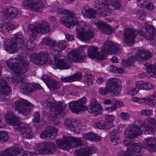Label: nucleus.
<instances>
[{
	"label": "nucleus",
	"mask_w": 156,
	"mask_h": 156,
	"mask_svg": "<svg viewBox=\"0 0 156 156\" xmlns=\"http://www.w3.org/2000/svg\"><path fill=\"white\" fill-rule=\"evenodd\" d=\"M108 92H109L111 95H114L113 94H112V92H110V90L108 89V87L106 86V87L100 88L98 90L99 93L102 95H106Z\"/></svg>",
	"instance_id": "nucleus-46"
},
{
	"label": "nucleus",
	"mask_w": 156,
	"mask_h": 156,
	"mask_svg": "<svg viewBox=\"0 0 156 156\" xmlns=\"http://www.w3.org/2000/svg\"><path fill=\"white\" fill-rule=\"evenodd\" d=\"M102 108L95 98L92 99L90 103V107L87 109L88 112L94 115H97L101 114Z\"/></svg>",
	"instance_id": "nucleus-20"
},
{
	"label": "nucleus",
	"mask_w": 156,
	"mask_h": 156,
	"mask_svg": "<svg viewBox=\"0 0 156 156\" xmlns=\"http://www.w3.org/2000/svg\"><path fill=\"white\" fill-rule=\"evenodd\" d=\"M12 42L15 46V51L18 50L22 49L24 51H27L30 49H33L34 46L30 48L27 45H24V41L23 37L22 35L20 34H15L12 39Z\"/></svg>",
	"instance_id": "nucleus-12"
},
{
	"label": "nucleus",
	"mask_w": 156,
	"mask_h": 156,
	"mask_svg": "<svg viewBox=\"0 0 156 156\" xmlns=\"http://www.w3.org/2000/svg\"><path fill=\"white\" fill-rule=\"evenodd\" d=\"M111 141L113 143V144L114 145H117L119 141V138L116 136L111 135Z\"/></svg>",
	"instance_id": "nucleus-55"
},
{
	"label": "nucleus",
	"mask_w": 156,
	"mask_h": 156,
	"mask_svg": "<svg viewBox=\"0 0 156 156\" xmlns=\"http://www.w3.org/2000/svg\"><path fill=\"white\" fill-rule=\"evenodd\" d=\"M68 15L63 17L60 19V22L64 24L65 26L67 27L66 23H68Z\"/></svg>",
	"instance_id": "nucleus-57"
},
{
	"label": "nucleus",
	"mask_w": 156,
	"mask_h": 156,
	"mask_svg": "<svg viewBox=\"0 0 156 156\" xmlns=\"http://www.w3.org/2000/svg\"><path fill=\"white\" fill-rule=\"evenodd\" d=\"M85 15L87 18L91 19H94L96 17L97 12L93 9H90L85 10Z\"/></svg>",
	"instance_id": "nucleus-41"
},
{
	"label": "nucleus",
	"mask_w": 156,
	"mask_h": 156,
	"mask_svg": "<svg viewBox=\"0 0 156 156\" xmlns=\"http://www.w3.org/2000/svg\"><path fill=\"white\" fill-rule=\"evenodd\" d=\"M96 148L94 146L86 147L76 150L74 154L77 156H89L96 151Z\"/></svg>",
	"instance_id": "nucleus-21"
},
{
	"label": "nucleus",
	"mask_w": 156,
	"mask_h": 156,
	"mask_svg": "<svg viewBox=\"0 0 156 156\" xmlns=\"http://www.w3.org/2000/svg\"><path fill=\"white\" fill-rule=\"evenodd\" d=\"M68 23H66L67 27L71 28L72 27L77 24V20L76 18V15L74 13H71L68 15Z\"/></svg>",
	"instance_id": "nucleus-35"
},
{
	"label": "nucleus",
	"mask_w": 156,
	"mask_h": 156,
	"mask_svg": "<svg viewBox=\"0 0 156 156\" xmlns=\"http://www.w3.org/2000/svg\"><path fill=\"white\" fill-rule=\"evenodd\" d=\"M123 144L127 147L126 151L121 150L118 154V156H137L140 153L142 148L141 144L125 140Z\"/></svg>",
	"instance_id": "nucleus-6"
},
{
	"label": "nucleus",
	"mask_w": 156,
	"mask_h": 156,
	"mask_svg": "<svg viewBox=\"0 0 156 156\" xmlns=\"http://www.w3.org/2000/svg\"><path fill=\"white\" fill-rule=\"evenodd\" d=\"M94 24L99 28L102 32L108 34H109L114 31V30L112 27L108 24L100 21H95Z\"/></svg>",
	"instance_id": "nucleus-26"
},
{
	"label": "nucleus",
	"mask_w": 156,
	"mask_h": 156,
	"mask_svg": "<svg viewBox=\"0 0 156 156\" xmlns=\"http://www.w3.org/2000/svg\"><path fill=\"white\" fill-rule=\"evenodd\" d=\"M138 32L130 28H126L123 32L125 43L127 45H131L134 43L135 39Z\"/></svg>",
	"instance_id": "nucleus-15"
},
{
	"label": "nucleus",
	"mask_w": 156,
	"mask_h": 156,
	"mask_svg": "<svg viewBox=\"0 0 156 156\" xmlns=\"http://www.w3.org/2000/svg\"><path fill=\"white\" fill-rule=\"evenodd\" d=\"M11 89L9 86L6 85L5 87L0 89L1 92L4 95H7L11 92Z\"/></svg>",
	"instance_id": "nucleus-49"
},
{
	"label": "nucleus",
	"mask_w": 156,
	"mask_h": 156,
	"mask_svg": "<svg viewBox=\"0 0 156 156\" xmlns=\"http://www.w3.org/2000/svg\"><path fill=\"white\" fill-rule=\"evenodd\" d=\"M67 45V42L62 40L55 44L54 48L50 51V54L49 55L47 51L41 52L38 54L33 53L30 56V60L35 64L39 66L44 65L47 62L48 59L51 58L53 56L54 58V63L52 62V67L55 69L58 64H56V60L58 58H63L64 56L59 54V52L62 50H65Z\"/></svg>",
	"instance_id": "nucleus-2"
},
{
	"label": "nucleus",
	"mask_w": 156,
	"mask_h": 156,
	"mask_svg": "<svg viewBox=\"0 0 156 156\" xmlns=\"http://www.w3.org/2000/svg\"><path fill=\"white\" fill-rule=\"evenodd\" d=\"M109 5L112 9H119L121 6L120 4L118 2H115V0H109Z\"/></svg>",
	"instance_id": "nucleus-47"
},
{
	"label": "nucleus",
	"mask_w": 156,
	"mask_h": 156,
	"mask_svg": "<svg viewBox=\"0 0 156 156\" xmlns=\"http://www.w3.org/2000/svg\"><path fill=\"white\" fill-rule=\"evenodd\" d=\"M150 99L148 98H146V97L144 98H139L135 97L132 99L133 101L137 102L139 103H145L147 104V100H149Z\"/></svg>",
	"instance_id": "nucleus-50"
},
{
	"label": "nucleus",
	"mask_w": 156,
	"mask_h": 156,
	"mask_svg": "<svg viewBox=\"0 0 156 156\" xmlns=\"http://www.w3.org/2000/svg\"><path fill=\"white\" fill-rule=\"evenodd\" d=\"M56 144L60 148L66 150L69 148L77 147L82 144V142L78 138L64 136L62 139L56 141Z\"/></svg>",
	"instance_id": "nucleus-7"
},
{
	"label": "nucleus",
	"mask_w": 156,
	"mask_h": 156,
	"mask_svg": "<svg viewBox=\"0 0 156 156\" xmlns=\"http://www.w3.org/2000/svg\"><path fill=\"white\" fill-rule=\"evenodd\" d=\"M144 30H141L140 32V34L143 36L146 39L151 41L154 39L156 30L154 26L148 25L146 23L144 25Z\"/></svg>",
	"instance_id": "nucleus-16"
},
{
	"label": "nucleus",
	"mask_w": 156,
	"mask_h": 156,
	"mask_svg": "<svg viewBox=\"0 0 156 156\" xmlns=\"http://www.w3.org/2000/svg\"><path fill=\"white\" fill-rule=\"evenodd\" d=\"M58 132V130L57 129L51 126L45 128L43 131L40 134V136L43 139L49 138L51 139H53L56 137Z\"/></svg>",
	"instance_id": "nucleus-19"
},
{
	"label": "nucleus",
	"mask_w": 156,
	"mask_h": 156,
	"mask_svg": "<svg viewBox=\"0 0 156 156\" xmlns=\"http://www.w3.org/2000/svg\"><path fill=\"white\" fill-rule=\"evenodd\" d=\"M31 7L35 12H38L42 9L44 5L41 0H32Z\"/></svg>",
	"instance_id": "nucleus-34"
},
{
	"label": "nucleus",
	"mask_w": 156,
	"mask_h": 156,
	"mask_svg": "<svg viewBox=\"0 0 156 156\" xmlns=\"http://www.w3.org/2000/svg\"><path fill=\"white\" fill-rule=\"evenodd\" d=\"M45 105L49 107L54 108V114L58 115L61 113L65 108V105L59 102H56L53 97L50 96H46L43 101Z\"/></svg>",
	"instance_id": "nucleus-9"
},
{
	"label": "nucleus",
	"mask_w": 156,
	"mask_h": 156,
	"mask_svg": "<svg viewBox=\"0 0 156 156\" xmlns=\"http://www.w3.org/2000/svg\"><path fill=\"white\" fill-rule=\"evenodd\" d=\"M64 124L71 131L78 133L82 128V125L79 120L73 119H65Z\"/></svg>",
	"instance_id": "nucleus-17"
},
{
	"label": "nucleus",
	"mask_w": 156,
	"mask_h": 156,
	"mask_svg": "<svg viewBox=\"0 0 156 156\" xmlns=\"http://www.w3.org/2000/svg\"><path fill=\"white\" fill-rule=\"evenodd\" d=\"M136 86L140 89L145 90H150L153 88V84L151 83L144 82L143 81L137 82Z\"/></svg>",
	"instance_id": "nucleus-36"
},
{
	"label": "nucleus",
	"mask_w": 156,
	"mask_h": 156,
	"mask_svg": "<svg viewBox=\"0 0 156 156\" xmlns=\"http://www.w3.org/2000/svg\"><path fill=\"white\" fill-rule=\"evenodd\" d=\"M121 51V47L119 45L112 43L110 41L106 42L104 47L102 48V51L105 56L110 54L119 53Z\"/></svg>",
	"instance_id": "nucleus-14"
},
{
	"label": "nucleus",
	"mask_w": 156,
	"mask_h": 156,
	"mask_svg": "<svg viewBox=\"0 0 156 156\" xmlns=\"http://www.w3.org/2000/svg\"><path fill=\"white\" fill-rule=\"evenodd\" d=\"M15 109L18 112L24 115L30 114L33 109V106L26 100L19 98L15 102Z\"/></svg>",
	"instance_id": "nucleus-10"
},
{
	"label": "nucleus",
	"mask_w": 156,
	"mask_h": 156,
	"mask_svg": "<svg viewBox=\"0 0 156 156\" xmlns=\"http://www.w3.org/2000/svg\"><path fill=\"white\" fill-rule=\"evenodd\" d=\"M88 29V27L85 25L84 23L82 22H80L77 24L76 28V31L78 36L84 31H86Z\"/></svg>",
	"instance_id": "nucleus-40"
},
{
	"label": "nucleus",
	"mask_w": 156,
	"mask_h": 156,
	"mask_svg": "<svg viewBox=\"0 0 156 156\" xmlns=\"http://www.w3.org/2000/svg\"><path fill=\"white\" fill-rule=\"evenodd\" d=\"M34 149L36 153L46 154L55 152L57 150V147L53 142H43L36 144Z\"/></svg>",
	"instance_id": "nucleus-8"
},
{
	"label": "nucleus",
	"mask_w": 156,
	"mask_h": 156,
	"mask_svg": "<svg viewBox=\"0 0 156 156\" xmlns=\"http://www.w3.org/2000/svg\"><path fill=\"white\" fill-rule=\"evenodd\" d=\"M151 98L146 97V98H148L150 99L149 100H147V104L150 106H156V103L153 102L154 100H156V92L154 93L152 96H150Z\"/></svg>",
	"instance_id": "nucleus-44"
},
{
	"label": "nucleus",
	"mask_w": 156,
	"mask_h": 156,
	"mask_svg": "<svg viewBox=\"0 0 156 156\" xmlns=\"http://www.w3.org/2000/svg\"><path fill=\"white\" fill-rule=\"evenodd\" d=\"M105 119L107 120V122L110 123H113L115 118L113 115H107L105 116Z\"/></svg>",
	"instance_id": "nucleus-56"
},
{
	"label": "nucleus",
	"mask_w": 156,
	"mask_h": 156,
	"mask_svg": "<svg viewBox=\"0 0 156 156\" xmlns=\"http://www.w3.org/2000/svg\"><path fill=\"white\" fill-rule=\"evenodd\" d=\"M152 56V55L150 52L143 50L138 51L135 54L136 59L140 61H145Z\"/></svg>",
	"instance_id": "nucleus-29"
},
{
	"label": "nucleus",
	"mask_w": 156,
	"mask_h": 156,
	"mask_svg": "<svg viewBox=\"0 0 156 156\" xmlns=\"http://www.w3.org/2000/svg\"><path fill=\"white\" fill-rule=\"evenodd\" d=\"M136 59V57L133 56H131L128 57L127 60L122 59L121 64L123 66L126 67L129 66H133L135 65Z\"/></svg>",
	"instance_id": "nucleus-37"
},
{
	"label": "nucleus",
	"mask_w": 156,
	"mask_h": 156,
	"mask_svg": "<svg viewBox=\"0 0 156 156\" xmlns=\"http://www.w3.org/2000/svg\"><path fill=\"white\" fill-rule=\"evenodd\" d=\"M85 76L87 78L86 80V83L87 84V87H88L89 86L93 84L94 76L92 74H87Z\"/></svg>",
	"instance_id": "nucleus-45"
},
{
	"label": "nucleus",
	"mask_w": 156,
	"mask_h": 156,
	"mask_svg": "<svg viewBox=\"0 0 156 156\" xmlns=\"http://www.w3.org/2000/svg\"><path fill=\"white\" fill-rule=\"evenodd\" d=\"M6 85H8L5 80L2 79L0 78V89L5 87Z\"/></svg>",
	"instance_id": "nucleus-64"
},
{
	"label": "nucleus",
	"mask_w": 156,
	"mask_h": 156,
	"mask_svg": "<svg viewBox=\"0 0 156 156\" xmlns=\"http://www.w3.org/2000/svg\"><path fill=\"white\" fill-rule=\"evenodd\" d=\"M16 28V26L11 23H4L0 24V31L4 33H9Z\"/></svg>",
	"instance_id": "nucleus-31"
},
{
	"label": "nucleus",
	"mask_w": 156,
	"mask_h": 156,
	"mask_svg": "<svg viewBox=\"0 0 156 156\" xmlns=\"http://www.w3.org/2000/svg\"><path fill=\"white\" fill-rule=\"evenodd\" d=\"M82 137L85 140H88L92 141L100 140L101 139L100 136H97L95 133L91 132L83 134Z\"/></svg>",
	"instance_id": "nucleus-38"
},
{
	"label": "nucleus",
	"mask_w": 156,
	"mask_h": 156,
	"mask_svg": "<svg viewBox=\"0 0 156 156\" xmlns=\"http://www.w3.org/2000/svg\"><path fill=\"white\" fill-rule=\"evenodd\" d=\"M42 79L46 84L47 87L50 90L56 89L60 87V83L55 81L54 79L49 77L47 75H44Z\"/></svg>",
	"instance_id": "nucleus-23"
},
{
	"label": "nucleus",
	"mask_w": 156,
	"mask_h": 156,
	"mask_svg": "<svg viewBox=\"0 0 156 156\" xmlns=\"http://www.w3.org/2000/svg\"><path fill=\"white\" fill-rule=\"evenodd\" d=\"M50 31L49 25L42 22L38 23L37 26L32 24H30L27 29L28 34L31 41H34L36 39L38 33L45 34Z\"/></svg>",
	"instance_id": "nucleus-5"
},
{
	"label": "nucleus",
	"mask_w": 156,
	"mask_h": 156,
	"mask_svg": "<svg viewBox=\"0 0 156 156\" xmlns=\"http://www.w3.org/2000/svg\"><path fill=\"white\" fill-rule=\"evenodd\" d=\"M34 116L33 121L34 123L38 124L40 122V116L38 112H35L34 114Z\"/></svg>",
	"instance_id": "nucleus-52"
},
{
	"label": "nucleus",
	"mask_w": 156,
	"mask_h": 156,
	"mask_svg": "<svg viewBox=\"0 0 156 156\" xmlns=\"http://www.w3.org/2000/svg\"><path fill=\"white\" fill-rule=\"evenodd\" d=\"M42 43L43 44H45L46 45L50 46L52 48H54L55 46V42L49 37L44 38L42 41Z\"/></svg>",
	"instance_id": "nucleus-42"
},
{
	"label": "nucleus",
	"mask_w": 156,
	"mask_h": 156,
	"mask_svg": "<svg viewBox=\"0 0 156 156\" xmlns=\"http://www.w3.org/2000/svg\"><path fill=\"white\" fill-rule=\"evenodd\" d=\"M121 81L118 78L109 79L106 83V87L114 96L118 95L122 90Z\"/></svg>",
	"instance_id": "nucleus-11"
},
{
	"label": "nucleus",
	"mask_w": 156,
	"mask_h": 156,
	"mask_svg": "<svg viewBox=\"0 0 156 156\" xmlns=\"http://www.w3.org/2000/svg\"><path fill=\"white\" fill-rule=\"evenodd\" d=\"M146 70L151 76L156 78V62L153 65H149L146 67Z\"/></svg>",
	"instance_id": "nucleus-39"
},
{
	"label": "nucleus",
	"mask_w": 156,
	"mask_h": 156,
	"mask_svg": "<svg viewBox=\"0 0 156 156\" xmlns=\"http://www.w3.org/2000/svg\"><path fill=\"white\" fill-rule=\"evenodd\" d=\"M104 129H109L111 128L113 126V123H110L107 121L104 122Z\"/></svg>",
	"instance_id": "nucleus-62"
},
{
	"label": "nucleus",
	"mask_w": 156,
	"mask_h": 156,
	"mask_svg": "<svg viewBox=\"0 0 156 156\" xmlns=\"http://www.w3.org/2000/svg\"><path fill=\"white\" fill-rule=\"evenodd\" d=\"M156 124V120L153 118L148 117L144 120V124H142L140 127L144 126L143 130L136 125L130 126L125 130L124 135L128 139H132L140 136L143 132L146 134L155 133L154 128L151 126H154Z\"/></svg>",
	"instance_id": "nucleus-3"
},
{
	"label": "nucleus",
	"mask_w": 156,
	"mask_h": 156,
	"mask_svg": "<svg viewBox=\"0 0 156 156\" xmlns=\"http://www.w3.org/2000/svg\"><path fill=\"white\" fill-rule=\"evenodd\" d=\"M136 14L140 18L145 16L146 15V13L144 10L140 9L137 10Z\"/></svg>",
	"instance_id": "nucleus-59"
},
{
	"label": "nucleus",
	"mask_w": 156,
	"mask_h": 156,
	"mask_svg": "<svg viewBox=\"0 0 156 156\" xmlns=\"http://www.w3.org/2000/svg\"><path fill=\"white\" fill-rule=\"evenodd\" d=\"M9 140V136L7 132L5 131H0V142L3 143Z\"/></svg>",
	"instance_id": "nucleus-43"
},
{
	"label": "nucleus",
	"mask_w": 156,
	"mask_h": 156,
	"mask_svg": "<svg viewBox=\"0 0 156 156\" xmlns=\"http://www.w3.org/2000/svg\"><path fill=\"white\" fill-rule=\"evenodd\" d=\"M120 117L122 119L127 120L129 118L130 115L127 113L122 112L120 114Z\"/></svg>",
	"instance_id": "nucleus-58"
},
{
	"label": "nucleus",
	"mask_w": 156,
	"mask_h": 156,
	"mask_svg": "<svg viewBox=\"0 0 156 156\" xmlns=\"http://www.w3.org/2000/svg\"><path fill=\"white\" fill-rule=\"evenodd\" d=\"M2 156H12L9 149L4 150L1 152Z\"/></svg>",
	"instance_id": "nucleus-63"
},
{
	"label": "nucleus",
	"mask_w": 156,
	"mask_h": 156,
	"mask_svg": "<svg viewBox=\"0 0 156 156\" xmlns=\"http://www.w3.org/2000/svg\"><path fill=\"white\" fill-rule=\"evenodd\" d=\"M144 5H145V7L148 10H152L155 8L154 5L151 2H148L147 1H145L144 2Z\"/></svg>",
	"instance_id": "nucleus-51"
},
{
	"label": "nucleus",
	"mask_w": 156,
	"mask_h": 156,
	"mask_svg": "<svg viewBox=\"0 0 156 156\" xmlns=\"http://www.w3.org/2000/svg\"><path fill=\"white\" fill-rule=\"evenodd\" d=\"M20 63L12 61L14 59L10 58L6 61L7 66L13 71L12 82L15 85L23 90L26 94L32 93L37 89H40L41 86L38 84H31L27 82L23 78V74L28 70L29 62L25 57L18 55L15 58Z\"/></svg>",
	"instance_id": "nucleus-1"
},
{
	"label": "nucleus",
	"mask_w": 156,
	"mask_h": 156,
	"mask_svg": "<svg viewBox=\"0 0 156 156\" xmlns=\"http://www.w3.org/2000/svg\"><path fill=\"white\" fill-rule=\"evenodd\" d=\"M32 0H25L22 2V5L24 7L29 6L31 7Z\"/></svg>",
	"instance_id": "nucleus-60"
},
{
	"label": "nucleus",
	"mask_w": 156,
	"mask_h": 156,
	"mask_svg": "<svg viewBox=\"0 0 156 156\" xmlns=\"http://www.w3.org/2000/svg\"><path fill=\"white\" fill-rule=\"evenodd\" d=\"M5 119L9 125L14 126H16L14 129H17L18 127L20 126L22 123L20 122L18 117L15 116L13 113H8L5 116Z\"/></svg>",
	"instance_id": "nucleus-22"
},
{
	"label": "nucleus",
	"mask_w": 156,
	"mask_h": 156,
	"mask_svg": "<svg viewBox=\"0 0 156 156\" xmlns=\"http://www.w3.org/2000/svg\"><path fill=\"white\" fill-rule=\"evenodd\" d=\"M84 51L83 50H82ZM68 57H64L58 58L56 60V64H58L55 69H68L69 68V63L73 62H79L84 58L85 54L83 51L81 53L75 50H71L68 53Z\"/></svg>",
	"instance_id": "nucleus-4"
},
{
	"label": "nucleus",
	"mask_w": 156,
	"mask_h": 156,
	"mask_svg": "<svg viewBox=\"0 0 156 156\" xmlns=\"http://www.w3.org/2000/svg\"><path fill=\"white\" fill-rule=\"evenodd\" d=\"M140 113L144 115L150 116L151 114V111L149 109H143L140 111Z\"/></svg>",
	"instance_id": "nucleus-54"
},
{
	"label": "nucleus",
	"mask_w": 156,
	"mask_h": 156,
	"mask_svg": "<svg viewBox=\"0 0 156 156\" xmlns=\"http://www.w3.org/2000/svg\"><path fill=\"white\" fill-rule=\"evenodd\" d=\"M78 36V38L80 40L83 41H87L92 38L94 36V33L92 30L89 29L88 27V29L86 31H84Z\"/></svg>",
	"instance_id": "nucleus-30"
},
{
	"label": "nucleus",
	"mask_w": 156,
	"mask_h": 156,
	"mask_svg": "<svg viewBox=\"0 0 156 156\" xmlns=\"http://www.w3.org/2000/svg\"><path fill=\"white\" fill-rule=\"evenodd\" d=\"M9 149L12 156H16L18 155L20 153L21 150L22 149L17 147H13Z\"/></svg>",
	"instance_id": "nucleus-48"
},
{
	"label": "nucleus",
	"mask_w": 156,
	"mask_h": 156,
	"mask_svg": "<svg viewBox=\"0 0 156 156\" xmlns=\"http://www.w3.org/2000/svg\"><path fill=\"white\" fill-rule=\"evenodd\" d=\"M51 120H52L54 124L56 126H59L61 124V123L59 122V118L55 116H54Z\"/></svg>",
	"instance_id": "nucleus-61"
},
{
	"label": "nucleus",
	"mask_w": 156,
	"mask_h": 156,
	"mask_svg": "<svg viewBox=\"0 0 156 156\" xmlns=\"http://www.w3.org/2000/svg\"><path fill=\"white\" fill-rule=\"evenodd\" d=\"M18 12L17 9L13 7H10L5 9L3 11V16L5 20H11L16 17Z\"/></svg>",
	"instance_id": "nucleus-24"
},
{
	"label": "nucleus",
	"mask_w": 156,
	"mask_h": 156,
	"mask_svg": "<svg viewBox=\"0 0 156 156\" xmlns=\"http://www.w3.org/2000/svg\"><path fill=\"white\" fill-rule=\"evenodd\" d=\"M85 98L83 97L77 101L70 102L69 104V106L73 112L78 113L81 111H84L87 109V107L83 105V104L85 103Z\"/></svg>",
	"instance_id": "nucleus-13"
},
{
	"label": "nucleus",
	"mask_w": 156,
	"mask_h": 156,
	"mask_svg": "<svg viewBox=\"0 0 156 156\" xmlns=\"http://www.w3.org/2000/svg\"><path fill=\"white\" fill-rule=\"evenodd\" d=\"M143 146L144 148H148L150 151H156V139L152 137L145 139L143 141Z\"/></svg>",
	"instance_id": "nucleus-28"
},
{
	"label": "nucleus",
	"mask_w": 156,
	"mask_h": 156,
	"mask_svg": "<svg viewBox=\"0 0 156 156\" xmlns=\"http://www.w3.org/2000/svg\"><path fill=\"white\" fill-rule=\"evenodd\" d=\"M17 129L19 130L21 135L23 138L26 139H30L31 137V130L28 125L24 123L21 124Z\"/></svg>",
	"instance_id": "nucleus-27"
},
{
	"label": "nucleus",
	"mask_w": 156,
	"mask_h": 156,
	"mask_svg": "<svg viewBox=\"0 0 156 156\" xmlns=\"http://www.w3.org/2000/svg\"><path fill=\"white\" fill-rule=\"evenodd\" d=\"M95 3L96 4L94 5V8L100 11L99 13L103 16L105 17L109 15L108 12L109 9L107 8H104L105 6L109 5V2L108 0H97Z\"/></svg>",
	"instance_id": "nucleus-18"
},
{
	"label": "nucleus",
	"mask_w": 156,
	"mask_h": 156,
	"mask_svg": "<svg viewBox=\"0 0 156 156\" xmlns=\"http://www.w3.org/2000/svg\"><path fill=\"white\" fill-rule=\"evenodd\" d=\"M98 48L96 47H91L89 48L88 51V55L90 58H96L98 59L102 60L105 58V54L102 51V48L100 52L98 51Z\"/></svg>",
	"instance_id": "nucleus-25"
},
{
	"label": "nucleus",
	"mask_w": 156,
	"mask_h": 156,
	"mask_svg": "<svg viewBox=\"0 0 156 156\" xmlns=\"http://www.w3.org/2000/svg\"><path fill=\"white\" fill-rule=\"evenodd\" d=\"M3 47L8 52L11 53H13L15 51V46L12 44V40L11 41L9 39H5L3 43Z\"/></svg>",
	"instance_id": "nucleus-33"
},
{
	"label": "nucleus",
	"mask_w": 156,
	"mask_h": 156,
	"mask_svg": "<svg viewBox=\"0 0 156 156\" xmlns=\"http://www.w3.org/2000/svg\"><path fill=\"white\" fill-rule=\"evenodd\" d=\"M58 12L59 13H63L64 14L68 15H70L71 13H73L70 12L69 10L65 9L63 8H58Z\"/></svg>",
	"instance_id": "nucleus-53"
},
{
	"label": "nucleus",
	"mask_w": 156,
	"mask_h": 156,
	"mask_svg": "<svg viewBox=\"0 0 156 156\" xmlns=\"http://www.w3.org/2000/svg\"><path fill=\"white\" fill-rule=\"evenodd\" d=\"M82 77V73L78 72L74 75L67 77H61V80L62 81L65 82H71L74 81L78 80Z\"/></svg>",
	"instance_id": "nucleus-32"
}]
</instances>
